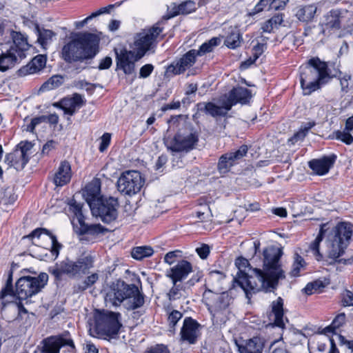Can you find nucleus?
Returning <instances> with one entry per match:
<instances>
[{"label":"nucleus","instance_id":"603ef678","mask_svg":"<svg viewBox=\"0 0 353 353\" xmlns=\"http://www.w3.org/2000/svg\"><path fill=\"white\" fill-rule=\"evenodd\" d=\"M345 321V315L344 313L338 314L333 320L330 325L327 326L321 331H335L339 328Z\"/></svg>","mask_w":353,"mask_h":353},{"label":"nucleus","instance_id":"864d4df0","mask_svg":"<svg viewBox=\"0 0 353 353\" xmlns=\"http://www.w3.org/2000/svg\"><path fill=\"white\" fill-rule=\"evenodd\" d=\"M305 265L303 259L298 254L294 255V261L292 264V268L290 274L292 276H296L299 274V272L301 268Z\"/></svg>","mask_w":353,"mask_h":353},{"label":"nucleus","instance_id":"6e6552de","mask_svg":"<svg viewBox=\"0 0 353 353\" xmlns=\"http://www.w3.org/2000/svg\"><path fill=\"white\" fill-rule=\"evenodd\" d=\"M158 22L149 28L141 30L134 37L132 49L138 53V58H142L147 52H154L158 42L163 38V28Z\"/></svg>","mask_w":353,"mask_h":353},{"label":"nucleus","instance_id":"774afa93","mask_svg":"<svg viewBox=\"0 0 353 353\" xmlns=\"http://www.w3.org/2000/svg\"><path fill=\"white\" fill-rule=\"evenodd\" d=\"M154 70V66L152 64H145L143 65L139 72V77L140 78H147L148 77Z\"/></svg>","mask_w":353,"mask_h":353},{"label":"nucleus","instance_id":"bb28decb","mask_svg":"<svg viewBox=\"0 0 353 353\" xmlns=\"http://www.w3.org/2000/svg\"><path fill=\"white\" fill-rule=\"evenodd\" d=\"M252 97L251 92L243 87L233 88L229 93L228 102L231 104V108L235 104L239 103L241 104L247 103Z\"/></svg>","mask_w":353,"mask_h":353},{"label":"nucleus","instance_id":"5701e85b","mask_svg":"<svg viewBox=\"0 0 353 353\" xmlns=\"http://www.w3.org/2000/svg\"><path fill=\"white\" fill-rule=\"evenodd\" d=\"M272 314L274 316V323H269L266 328H274L277 327L281 329H287L283 320V300L279 297L272 303Z\"/></svg>","mask_w":353,"mask_h":353},{"label":"nucleus","instance_id":"6ab92c4d","mask_svg":"<svg viewBox=\"0 0 353 353\" xmlns=\"http://www.w3.org/2000/svg\"><path fill=\"white\" fill-rule=\"evenodd\" d=\"M83 196L91 209L92 205H96L104 197L101 193V182L98 179L90 181L83 190Z\"/></svg>","mask_w":353,"mask_h":353},{"label":"nucleus","instance_id":"2eb2a0df","mask_svg":"<svg viewBox=\"0 0 353 353\" xmlns=\"http://www.w3.org/2000/svg\"><path fill=\"white\" fill-rule=\"evenodd\" d=\"M248 151V145H242L236 151L221 155L217 164V169L219 173L225 174L229 172L231 168L239 163V160L247 154Z\"/></svg>","mask_w":353,"mask_h":353},{"label":"nucleus","instance_id":"4468645a","mask_svg":"<svg viewBox=\"0 0 353 353\" xmlns=\"http://www.w3.org/2000/svg\"><path fill=\"white\" fill-rule=\"evenodd\" d=\"M128 284L122 281L112 283L106 290L105 302L107 306L118 307L123 303Z\"/></svg>","mask_w":353,"mask_h":353},{"label":"nucleus","instance_id":"2f4dec72","mask_svg":"<svg viewBox=\"0 0 353 353\" xmlns=\"http://www.w3.org/2000/svg\"><path fill=\"white\" fill-rule=\"evenodd\" d=\"M14 52L13 49H8L0 55V71L5 72L8 70L23 59Z\"/></svg>","mask_w":353,"mask_h":353},{"label":"nucleus","instance_id":"680f3d73","mask_svg":"<svg viewBox=\"0 0 353 353\" xmlns=\"http://www.w3.org/2000/svg\"><path fill=\"white\" fill-rule=\"evenodd\" d=\"M181 341L182 343L194 344L198 338L196 332H180Z\"/></svg>","mask_w":353,"mask_h":353},{"label":"nucleus","instance_id":"69168bd1","mask_svg":"<svg viewBox=\"0 0 353 353\" xmlns=\"http://www.w3.org/2000/svg\"><path fill=\"white\" fill-rule=\"evenodd\" d=\"M111 141V134L110 133H104L101 137V143L99 148L100 152H103L108 148Z\"/></svg>","mask_w":353,"mask_h":353},{"label":"nucleus","instance_id":"c756f323","mask_svg":"<svg viewBox=\"0 0 353 353\" xmlns=\"http://www.w3.org/2000/svg\"><path fill=\"white\" fill-rule=\"evenodd\" d=\"M41 234H45L51 239L52 247L51 253L57 259L59 254V251L62 248V245L58 242L57 237L53 235L49 230L45 228H37L33 230L27 237L28 238H40Z\"/></svg>","mask_w":353,"mask_h":353},{"label":"nucleus","instance_id":"4d7b16f0","mask_svg":"<svg viewBox=\"0 0 353 353\" xmlns=\"http://www.w3.org/2000/svg\"><path fill=\"white\" fill-rule=\"evenodd\" d=\"M321 287H323V283L319 281H315L314 282L307 283V285L303 289V291L306 294L310 295L318 292V290Z\"/></svg>","mask_w":353,"mask_h":353},{"label":"nucleus","instance_id":"49530a36","mask_svg":"<svg viewBox=\"0 0 353 353\" xmlns=\"http://www.w3.org/2000/svg\"><path fill=\"white\" fill-rule=\"evenodd\" d=\"M63 83V77L61 75H54L45 82L41 86L43 90H53Z\"/></svg>","mask_w":353,"mask_h":353},{"label":"nucleus","instance_id":"9b49d317","mask_svg":"<svg viewBox=\"0 0 353 353\" xmlns=\"http://www.w3.org/2000/svg\"><path fill=\"white\" fill-rule=\"evenodd\" d=\"M144 184V180L139 172L129 170L123 172L119 178L117 188L119 192L126 195L138 193Z\"/></svg>","mask_w":353,"mask_h":353},{"label":"nucleus","instance_id":"f3484780","mask_svg":"<svg viewBox=\"0 0 353 353\" xmlns=\"http://www.w3.org/2000/svg\"><path fill=\"white\" fill-rule=\"evenodd\" d=\"M193 272L192 265L186 260H179L176 265L165 272V276L172 283L181 282Z\"/></svg>","mask_w":353,"mask_h":353},{"label":"nucleus","instance_id":"ea45409f","mask_svg":"<svg viewBox=\"0 0 353 353\" xmlns=\"http://www.w3.org/2000/svg\"><path fill=\"white\" fill-rule=\"evenodd\" d=\"M241 42V36L239 30L237 28L232 29L231 32L227 36L225 40V44L230 48L234 49L239 46Z\"/></svg>","mask_w":353,"mask_h":353},{"label":"nucleus","instance_id":"13d9d810","mask_svg":"<svg viewBox=\"0 0 353 353\" xmlns=\"http://www.w3.org/2000/svg\"><path fill=\"white\" fill-rule=\"evenodd\" d=\"M12 272H10L7 280L6 286L3 289H2V290L0 292V300L3 299L8 295H11L12 296H14V293L12 288Z\"/></svg>","mask_w":353,"mask_h":353},{"label":"nucleus","instance_id":"423d86ee","mask_svg":"<svg viewBox=\"0 0 353 353\" xmlns=\"http://www.w3.org/2000/svg\"><path fill=\"white\" fill-rule=\"evenodd\" d=\"M94 266V258L88 254L81 256L73 261L65 258L57 263L50 270V272L55 278L59 279L63 275H67L72 279L80 278Z\"/></svg>","mask_w":353,"mask_h":353},{"label":"nucleus","instance_id":"8fccbe9b","mask_svg":"<svg viewBox=\"0 0 353 353\" xmlns=\"http://www.w3.org/2000/svg\"><path fill=\"white\" fill-rule=\"evenodd\" d=\"M200 329H202V326L196 320L191 317H186L181 331H196Z\"/></svg>","mask_w":353,"mask_h":353},{"label":"nucleus","instance_id":"39448f33","mask_svg":"<svg viewBox=\"0 0 353 353\" xmlns=\"http://www.w3.org/2000/svg\"><path fill=\"white\" fill-rule=\"evenodd\" d=\"M353 234V225L348 222L339 223L329 234L327 240V254L330 259H337L350 243Z\"/></svg>","mask_w":353,"mask_h":353},{"label":"nucleus","instance_id":"412c9836","mask_svg":"<svg viewBox=\"0 0 353 353\" xmlns=\"http://www.w3.org/2000/svg\"><path fill=\"white\" fill-rule=\"evenodd\" d=\"M212 320L219 318L221 312L229 305L228 296L225 294H214L208 303Z\"/></svg>","mask_w":353,"mask_h":353},{"label":"nucleus","instance_id":"a19ab883","mask_svg":"<svg viewBox=\"0 0 353 353\" xmlns=\"http://www.w3.org/2000/svg\"><path fill=\"white\" fill-rule=\"evenodd\" d=\"M326 225L327 224L321 225L318 236L310 245V249L315 255L317 261H320L322 259V254L319 252V244L323 240V236L325 232V228Z\"/></svg>","mask_w":353,"mask_h":353},{"label":"nucleus","instance_id":"37998d69","mask_svg":"<svg viewBox=\"0 0 353 353\" xmlns=\"http://www.w3.org/2000/svg\"><path fill=\"white\" fill-rule=\"evenodd\" d=\"M266 44L265 43H258L253 47L252 49V55L253 59H250L241 64V67L243 68H248L250 65L256 61V60L263 54V52L266 49Z\"/></svg>","mask_w":353,"mask_h":353},{"label":"nucleus","instance_id":"393cba45","mask_svg":"<svg viewBox=\"0 0 353 353\" xmlns=\"http://www.w3.org/2000/svg\"><path fill=\"white\" fill-rule=\"evenodd\" d=\"M240 353H261L263 341L259 337H253L246 341H236Z\"/></svg>","mask_w":353,"mask_h":353},{"label":"nucleus","instance_id":"09e8293b","mask_svg":"<svg viewBox=\"0 0 353 353\" xmlns=\"http://www.w3.org/2000/svg\"><path fill=\"white\" fill-rule=\"evenodd\" d=\"M119 332H90L92 337L104 339L110 341V343H116L118 341Z\"/></svg>","mask_w":353,"mask_h":353},{"label":"nucleus","instance_id":"7c9ffc66","mask_svg":"<svg viewBox=\"0 0 353 353\" xmlns=\"http://www.w3.org/2000/svg\"><path fill=\"white\" fill-rule=\"evenodd\" d=\"M13 44L9 49H13L19 57L24 59L26 52L29 50V44L26 37L20 32H14L12 35Z\"/></svg>","mask_w":353,"mask_h":353},{"label":"nucleus","instance_id":"f704fd0d","mask_svg":"<svg viewBox=\"0 0 353 353\" xmlns=\"http://www.w3.org/2000/svg\"><path fill=\"white\" fill-rule=\"evenodd\" d=\"M316 10L317 8L314 5H307L299 8L296 12V17L301 21L309 22L314 17Z\"/></svg>","mask_w":353,"mask_h":353},{"label":"nucleus","instance_id":"5fc2aeb1","mask_svg":"<svg viewBox=\"0 0 353 353\" xmlns=\"http://www.w3.org/2000/svg\"><path fill=\"white\" fill-rule=\"evenodd\" d=\"M271 10L270 0H260L254 8L248 13L250 17H254L256 14L263 11L264 10Z\"/></svg>","mask_w":353,"mask_h":353},{"label":"nucleus","instance_id":"c9c22d12","mask_svg":"<svg viewBox=\"0 0 353 353\" xmlns=\"http://www.w3.org/2000/svg\"><path fill=\"white\" fill-rule=\"evenodd\" d=\"M35 31L38 37L37 41L43 48H46V46L51 43L53 37L56 36V34L52 30L41 29L39 26H36Z\"/></svg>","mask_w":353,"mask_h":353},{"label":"nucleus","instance_id":"a878e982","mask_svg":"<svg viewBox=\"0 0 353 353\" xmlns=\"http://www.w3.org/2000/svg\"><path fill=\"white\" fill-rule=\"evenodd\" d=\"M72 177L71 166L68 161L60 163L54 176V183L57 186H63L68 183Z\"/></svg>","mask_w":353,"mask_h":353},{"label":"nucleus","instance_id":"4be33fe9","mask_svg":"<svg viewBox=\"0 0 353 353\" xmlns=\"http://www.w3.org/2000/svg\"><path fill=\"white\" fill-rule=\"evenodd\" d=\"M85 103L81 95L74 94L72 97L65 98L59 103H54L55 107L61 108L65 114L73 115L77 109L80 108Z\"/></svg>","mask_w":353,"mask_h":353},{"label":"nucleus","instance_id":"f8f14e48","mask_svg":"<svg viewBox=\"0 0 353 353\" xmlns=\"http://www.w3.org/2000/svg\"><path fill=\"white\" fill-rule=\"evenodd\" d=\"M120 316L117 312L96 310L94 314V331H119L122 325Z\"/></svg>","mask_w":353,"mask_h":353},{"label":"nucleus","instance_id":"4c0bfd02","mask_svg":"<svg viewBox=\"0 0 353 353\" xmlns=\"http://www.w3.org/2000/svg\"><path fill=\"white\" fill-rule=\"evenodd\" d=\"M99 279V274L97 273H92L88 276L85 279L80 283L74 286V292L75 293H79L85 291L88 288L92 286Z\"/></svg>","mask_w":353,"mask_h":353},{"label":"nucleus","instance_id":"f03ea898","mask_svg":"<svg viewBox=\"0 0 353 353\" xmlns=\"http://www.w3.org/2000/svg\"><path fill=\"white\" fill-rule=\"evenodd\" d=\"M336 76L328 68L327 63L318 57L308 60L300 68V83L304 95H310Z\"/></svg>","mask_w":353,"mask_h":353},{"label":"nucleus","instance_id":"473e14b6","mask_svg":"<svg viewBox=\"0 0 353 353\" xmlns=\"http://www.w3.org/2000/svg\"><path fill=\"white\" fill-rule=\"evenodd\" d=\"M199 105H203L205 112L213 117H225L231 110V104H229L228 101H225L222 105H216L212 102L199 104Z\"/></svg>","mask_w":353,"mask_h":353},{"label":"nucleus","instance_id":"58836bf2","mask_svg":"<svg viewBox=\"0 0 353 353\" xmlns=\"http://www.w3.org/2000/svg\"><path fill=\"white\" fill-rule=\"evenodd\" d=\"M224 279L225 275L223 272L212 271L205 279L206 285L214 288H219Z\"/></svg>","mask_w":353,"mask_h":353},{"label":"nucleus","instance_id":"de8ad7c7","mask_svg":"<svg viewBox=\"0 0 353 353\" xmlns=\"http://www.w3.org/2000/svg\"><path fill=\"white\" fill-rule=\"evenodd\" d=\"M314 125V121H309L303 123L301 125L300 130L294 135V137H292V140L297 141L299 140L303 139L306 136L308 131Z\"/></svg>","mask_w":353,"mask_h":353},{"label":"nucleus","instance_id":"79ce46f5","mask_svg":"<svg viewBox=\"0 0 353 353\" xmlns=\"http://www.w3.org/2000/svg\"><path fill=\"white\" fill-rule=\"evenodd\" d=\"M154 250L150 246H140L132 249V256L137 260H142L145 257L152 256Z\"/></svg>","mask_w":353,"mask_h":353},{"label":"nucleus","instance_id":"1a4fd4ad","mask_svg":"<svg viewBox=\"0 0 353 353\" xmlns=\"http://www.w3.org/2000/svg\"><path fill=\"white\" fill-rule=\"evenodd\" d=\"M69 212L73 214L72 223L76 232L79 234H97L103 233L107 230L100 224H86L82 212V205L74 199L71 200L69 203Z\"/></svg>","mask_w":353,"mask_h":353},{"label":"nucleus","instance_id":"0eeeda50","mask_svg":"<svg viewBox=\"0 0 353 353\" xmlns=\"http://www.w3.org/2000/svg\"><path fill=\"white\" fill-rule=\"evenodd\" d=\"M324 34H336L343 37L353 26V12L347 10L333 9L323 17L321 22Z\"/></svg>","mask_w":353,"mask_h":353},{"label":"nucleus","instance_id":"72a5a7b5","mask_svg":"<svg viewBox=\"0 0 353 353\" xmlns=\"http://www.w3.org/2000/svg\"><path fill=\"white\" fill-rule=\"evenodd\" d=\"M5 161L10 167H13L17 170H21L27 164L28 158L21 157L18 151L14 150L6 156Z\"/></svg>","mask_w":353,"mask_h":353},{"label":"nucleus","instance_id":"20e7f679","mask_svg":"<svg viewBox=\"0 0 353 353\" xmlns=\"http://www.w3.org/2000/svg\"><path fill=\"white\" fill-rule=\"evenodd\" d=\"M48 281V275L46 273H41L37 276H22L18 279L13 295L19 300L17 303L19 313H28L21 301H26V304L31 303L30 299L40 292L47 284Z\"/></svg>","mask_w":353,"mask_h":353},{"label":"nucleus","instance_id":"052dcab7","mask_svg":"<svg viewBox=\"0 0 353 353\" xmlns=\"http://www.w3.org/2000/svg\"><path fill=\"white\" fill-rule=\"evenodd\" d=\"M336 139L341 140L347 145H350L353 142V137L350 134V131L344 130L337 131L336 132Z\"/></svg>","mask_w":353,"mask_h":353},{"label":"nucleus","instance_id":"a18cd8bd","mask_svg":"<svg viewBox=\"0 0 353 353\" xmlns=\"http://www.w3.org/2000/svg\"><path fill=\"white\" fill-rule=\"evenodd\" d=\"M185 293V288L181 284L172 283V287L168 293V297L170 301H174L181 298Z\"/></svg>","mask_w":353,"mask_h":353},{"label":"nucleus","instance_id":"3c124183","mask_svg":"<svg viewBox=\"0 0 353 353\" xmlns=\"http://www.w3.org/2000/svg\"><path fill=\"white\" fill-rule=\"evenodd\" d=\"M196 3L193 1H186L179 4V11L174 14H188L195 11Z\"/></svg>","mask_w":353,"mask_h":353},{"label":"nucleus","instance_id":"a211bd4d","mask_svg":"<svg viewBox=\"0 0 353 353\" xmlns=\"http://www.w3.org/2000/svg\"><path fill=\"white\" fill-rule=\"evenodd\" d=\"M144 295L138 287L134 284L129 285L125 296L123 306L128 310H133L141 307L144 304Z\"/></svg>","mask_w":353,"mask_h":353},{"label":"nucleus","instance_id":"b1692460","mask_svg":"<svg viewBox=\"0 0 353 353\" xmlns=\"http://www.w3.org/2000/svg\"><path fill=\"white\" fill-rule=\"evenodd\" d=\"M44 353H59L60 348L65 345L74 347L72 340H65L59 336H50L43 341Z\"/></svg>","mask_w":353,"mask_h":353},{"label":"nucleus","instance_id":"f257e3e1","mask_svg":"<svg viewBox=\"0 0 353 353\" xmlns=\"http://www.w3.org/2000/svg\"><path fill=\"white\" fill-rule=\"evenodd\" d=\"M282 250L276 247L270 246L263 250V270L249 268L248 261L243 257L238 258L235 265L239 271L234 279L235 282L244 291L248 303L253 294L264 290L272 291L277 285L280 279L285 278L283 270L279 263Z\"/></svg>","mask_w":353,"mask_h":353},{"label":"nucleus","instance_id":"338daca9","mask_svg":"<svg viewBox=\"0 0 353 353\" xmlns=\"http://www.w3.org/2000/svg\"><path fill=\"white\" fill-rule=\"evenodd\" d=\"M179 5L177 6L176 3H172L170 6H168V12L167 14L163 17L164 20H168L170 18H172L179 14H174L176 12L179 11Z\"/></svg>","mask_w":353,"mask_h":353},{"label":"nucleus","instance_id":"9d476101","mask_svg":"<svg viewBox=\"0 0 353 353\" xmlns=\"http://www.w3.org/2000/svg\"><path fill=\"white\" fill-rule=\"evenodd\" d=\"M118 201L113 198H104L90 209L94 216L99 217L105 223H110L118 217Z\"/></svg>","mask_w":353,"mask_h":353},{"label":"nucleus","instance_id":"dca6fc26","mask_svg":"<svg viewBox=\"0 0 353 353\" xmlns=\"http://www.w3.org/2000/svg\"><path fill=\"white\" fill-rule=\"evenodd\" d=\"M138 53L125 49L121 50L116 52L117 68L121 70L127 75L135 72V63L141 58H138Z\"/></svg>","mask_w":353,"mask_h":353},{"label":"nucleus","instance_id":"6e6d98bb","mask_svg":"<svg viewBox=\"0 0 353 353\" xmlns=\"http://www.w3.org/2000/svg\"><path fill=\"white\" fill-rule=\"evenodd\" d=\"M181 251L178 250L169 252L164 256V262L170 265H173L175 262L179 261L178 259L181 256Z\"/></svg>","mask_w":353,"mask_h":353},{"label":"nucleus","instance_id":"e433bc0d","mask_svg":"<svg viewBox=\"0 0 353 353\" xmlns=\"http://www.w3.org/2000/svg\"><path fill=\"white\" fill-rule=\"evenodd\" d=\"M283 21L282 14H276L271 19L264 22L261 26V29L265 32H271L274 29H277Z\"/></svg>","mask_w":353,"mask_h":353},{"label":"nucleus","instance_id":"e2e57ef3","mask_svg":"<svg viewBox=\"0 0 353 353\" xmlns=\"http://www.w3.org/2000/svg\"><path fill=\"white\" fill-rule=\"evenodd\" d=\"M144 353H170V351L165 345L157 344L147 348Z\"/></svg>","mask_w":353,"mask_h":353},{"label":"nucleus","instance_id":"aec40b11","mask_svg":"<svg viewBox=\"0 0 353 353\" xmlns=\"http://www.w3.org/2000/svg\"><path fill=\"white\" fill-rule=\"evenodd\" d=\"M196 56V50H189L179 60L172 63L169 67V70L173 72L175 74L183 73L195 63Z\"/></svg>","mask_w":353,"mask_h":353},{"label":"nucleus","instance_id":"c85d7f7f","mask_svg":"<svg viewBox=\"0 0 353 353\" xmlns=\"http://www.w3.org/2000/svg\"><path fill=\"white\" fill-rule=\"evenodd\" d=\"M335 157H326L321 159H313L309 162L310 168L318 175H324L328 172L335 161Z\"/></svg>","mask_w":353,"mask_h":353},{"label":"nucleus","instance_id":"ddd939ff","mask_svg":"<svg viewBox=\"0 0 353 353\" xmlns=\"http://www.w3.org/2000/svg\"><path fill=\"white\" fill-rule=\"evenodd\" d=\"M198 140L195 133L179 132L171 141H167L166 145L172 152H188L194 148Z\"/></svg>","mask_w":353,"mask_h":353},{"label":"nucleus","instance_id":"cd10ccee","mask_svg":"<svg viewBox=\"0 0 353 353\" xmlns=\"http://www.w3.org/2000/svg\"><path fill=\"white\" fill-rule=\"evenodd\" d=\"M46 63V57L44 55L39 54L34 57L26 65L19 70L20 76H26L29 74H34L42 70Z\"/></svg>","mask_w":353,"mask_h":353},{"label":"nucleus","instance_id":"c03bdc74","mask_svg":"<svg viewBox=\"0 0 353 353\" xmlns=\"http://www.w3.org/2000/svg\"><path fill=\"white\" fill-rule=\"evenodd\" d=\"M220 42V39L213 37L209 41L203 43L200 46L199 50H196L197 56H201L205 53L212 52L215 47L219 45Z\"/></svg>","mask_w":353,"mask_h":353},{"label":"nucleus","instance_id":"0e129e2a","mask_svg":"<svg viewBox=\"0 0 353 353\" xmlns=\"http://www.w3.org/2000/svg\"><path fill=\"white\" fill-rule=\"evenodd\" d=\"M182 313L177 311L173 310L168 316V323L172 328H174L177 322L181 319Z\"/></svg>","mask_w":353,"mask_h":353},{"label":"nucleus","instance_id":"bf43d9fd","mask_svg":"<svg viewBox=\"0 0 353 353\" xmlns=\"http://www.w3.org/2000/svg\"><path fill=\"white\" fill-rule=\"evenodd\" d=\"M32 148V144L30 142L21 141L17 145V148L14 150L18 151L19 153L21 154V157L28 158V152Z\"/></svg>","mask_w":353,"mask_h":353},{"label":"nucleus","instance_id":"7ed1b4c3","mask_svg":"<svg viewBox=\"0 0 353 353\" xmlns=\"http://www.w3.org/2000/svg\"><path fill=\"white\" fill-rule=\"evenodd\" d=\"M99 43V38L94 34H79L63 47L62 57L69 63L92 59L97 53Z\"/></svg>","mask_w":353,"mask_h":353}]
</instances>
